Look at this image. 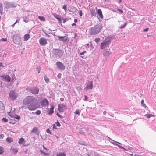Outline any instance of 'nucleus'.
<instances>
[{
	"label": "nucleus",
	"mask_w": 156,
	"mask_h": 156,
	"mask_svg": "<svg viewBox=\"0 0 156 156\" xmlns=\"http://www.w3.org/2000/svg\"><path fill=\"white\" fill-rule=\"evenodd\" d=\"M23 103L25 105H27V108L30 111L34 110L38 108L37 101L33 96H27L23 100Z\"/></svg>",
	"instance_id": "1"
},
{
	"label": "nucleus",
	"mask_w": 156,
	"mask_h": 156,
	"mask_svg": "<svg viewBox=\"0 0 156 156\" xmlns=\"http://www.w3.org/2000/svg\"><path fill=\"white\" fill-rule=\"evenodd\" d=\"M102 28L101 24H98L90 29L89 32L91 35H95L98 33Z\"/></svg>",
	"instance_id": "2"
},
{
	"label": "nucleus",
	"mask_w": 156,
	"mask_h": 156,
	"mask_svg": "<svg viewBox=\"0 0 156 156\" xmlns=\"http://www.w3.org/2000/svg\"><path fill=\"white\" fill-rule=\"evenodd\" d=\"M13 40L14 42L16 44H21V38L19 36L17 35L13 36Z\"/></svg>",
	"instance_id": "3"
},
{
	"label": "nucleus",
	"mask_w": 156,
	"mask_h": 156,
	"mask_svg": "<svg viewBox=\"0 0 156 156\" xmlns=\"http://www.w3.org/2000/svg\"><path fill=\"white\" fill-rule=\"evenodd\" d=\"M109 40L107 39H105L101 43L100 45L101 48L102 49L105 48L106 46L109 45Z\"/></svg>",
	"instance_id": "4"
},
{
	"label": "nucleus",
	"mask_w": 156,
	"mask_h": 156,
	"mask_svg": "<svg viewBox=\"0 0 156 156\" xmlns=\"http://www.w3.org/2000/svg\"><path fill=\"white\" fill-rule=\"evenodd\" d=\"M66 108V106L65 104H61L58 105V110L60 112L64 111Z\"/></svg>",
	"instance_id": "5"
},
{
	"label": "nucleus",
	"mask_w": 156,
	"mask_h": 156,
	"mask_svg": "<svg viewBox=\"0 0 156 156\" xmlns=\"http://www.w3.org/2000/svg\"><path fill=\"white\" fill-rule=\"evenodd\" d=\"M93 87V82L92 81L88 82L86 85V87L84 88V90L87 91L88 90H91Z\"/></svg>",
	"instance_id": "6"
},
{
	"label": "nucleus",
	"mask_w": 156,
	"mask_h": 156,
	"mask_svg": "<svg viewBox=\"0 0 156 156\" xmlns=\"http://www.w3.org/2000/svg\"><path fill=\"white\" fill-rule=\"evenodd\" d=\"M56 65L58 69L60 70H63L65 69V66L62 63L58 61L56 63Z\"/></svg>",
	"instance_id": "7"
},
{
	"label": "nucleus",
	"mask_w": 156,
	"mask_h": 156,
	"mask_svg": "<svg viewBox=\"0 0 156 156\" xmlns=\"http://www.w3.org/2000/svg\"><path fill=\"white\" fill-rule=\"evenodd\" d=\"M9 97L12 100H15L17 98V96L15 92L13 91H11L9 93Z\"/></svg>",
	"instance_id": "8"
},
{
	"label": "nucleus",
	"mask_w": 156,
	"mask_h": 156,
	"mask_svg": "<svg viewBox=\"0 0 156 156\" xmlns=\"http://www.w3.org/2000/svg\"><path fill=\"white\" fill-rule=\"evenodd\" d=\"M31 133L35 134L36 135L38 136L40 134L39 130L37 127H34L31 131Z\"/></svg>",
	"instance_id": "9"
},
{
	"label": "nucleus",
	"mask_w": 156,
	"mask_h": 156,
	"mask_svg": "<svg viewBox=\"0 0 156 156\" xmlns=\"http://www.w3.org/2000/svg\"><path fill=\"white\" fill-rule=\"evenodd\" d=\"M39 43L40 45L44 46L47 44V40L43 37H41L39 40Z\"/></svg>",
	"instance_id": "10"
},
{
	"label": "nucleus",
	"mask_w": 156,
	"mask_h": 156,
	"mask_svg": "<svg viewBox=\"0 0 156 156\" xmlns=\"http://www.w3.org/2000/svg\"><path fill=\"white\" fill-rule=\"evenodd\" d=\"M42 106H46L49 104V102L46 99L41 100L40 102Z\"/></svg>",
	"instance_id": "11"
},
{
	"label": "nucleus",
	"mask_w": 156,
	"mask_h": 156,
	"mask_svg": "<svg viewBox=\"0 0 156 156\" xmlns=\"http://www.w3.org/2000/svg\"><path fill=\"white\" fill-rule=\"evenodd\" d=\"M39 89L38 87H34L31 89L30 91L31 93L33 94H37L38 93Z\"/></svg>",
	"instance_id": "12"
},
{
	"label": "nucleus",
	"mask_w": 156,
	"mask_h": 156,
	"mask_svg": "<svg viewBox=\"0 0 156 156\" xmlns=\"http://www.w3.org/2000/svg\"><path fill=\"white\" fill-rule=\"evenodd\" d=\"M1 77H3L4 78V80L5 81L9 82L11 80V77L8 75H2L1 76Z\"/></svg>",
	"instance_id": "13"
},
{
	"label": "nucleus",
	"mask_w": 156,
	"mask_h": 156,
	"mask_svg": "<svg viewBox=\"0 0 156 156\" xmlns=\"http://www.w3.org/2000/svg\"><path fill=\"white\" fill-rule=\"evenodd\" d=\"M58 37H59V39H61V40L63 42H67L69 41V38L68 37H66V38L65 39H64L63 38L65 37L64 36H58Z\"/></svg>",
	"instance_id": "14"
},
{
	"label": "nucleus",
	"mask_w": 156,
	"mask_h": 156,
	"mask_svg": "<svg viewBox=\"0 0 156 156\" xmlns=\"http://www.w3.org/2000/svg\"><path fill=\"white\" fill-rule=\"evenodd\" d=\"M51 108L49 109V112L48 114L50 115H51L54 112L53 109L54 108V107L53 105H51Z\"/></svg>",
	"instance_id": "15"
},
{
	"label": "nucleus",
	"mask_w": 156,
	"mask_h": 156,
	"mask_svg": "<svg viewBox=\"0 0 156 156\" xmlns=\"http://www.w3.org/2000/svg\"><path fill=\"white\" fill-rule=\"evenodd\" d=\"M119 28L122 29L124 28L126 25V22L123 23H119Z\"/></svg>",
	"instance_id": "16"
},
{
	"label": "nucleus",
	"mask_w": 156,
	"mask_h": 156,
	"mask_svg": "<svg viewBox=\"0 0 156 156\" xmlns=\"http://www.w3.org/2000/svg\"><path fill=\"white\" fill-rule=\"evenodd\" d=\"M97 13L98 14L99 17L102 18L103 17V14L102 13L101 10V9H99L98 10Z\"/></svg>",
	"instance_id": "17"
},
{
	"label": "nucleus",
	"mask_w": 156,
	"mask_h": 156,
	"mask_svg": "<svg viewBox=\"0 0 156 156\" xmlns=\"http://www.w3.org/2000/svg\"><path fill=\"white\" fill-rule=\"evenodd\" d=\"M56 156H66V154L65 152H59L56 154Z\"/></svg>",
	"instance_id": "18"
},
{
	"label": "nucleus",
	"mask_w": 156,
	"mask_h": 156,
	"mask_svg": "<svg viewBox=\"0 0 156 156\" xmlns=\"http://www.w3.org/2000/svg\"><path fill=\"white\" fill-rule=\"evenodd\" d=\"M30 36L29 34H26L24 36V40L27 41L30 38Z\"/></svg>",
	"instance_id": "19"
},
{
	"label": "nucleus",
	"mask_w": 156,
	"mask_h": 156,
	"mask_svg": "<svg viewBox=\"0 0 156 156\" xmlns=\"http://www.w3.org/2000/svg\"><path fill=\"white\" fill-rule=\"evenodd\" d=\"M25 142V139L23 138H21L19 139L18 143L19 144H22Z\"/></svg>",
	"instance_id": "20"
},
{
	"label": "nucleus",
	"mask_w": 156,
	"mask_h": 156,
	"mask_svg": "<svg viewBox=\"0 0 156 156\" xmlns=\"http://www.w3.org/2000/svg\"><path fill=\"white\" fill-rule=\"evenodd\" d=\"M54 16L59 21H61V17L59 15L56 14L55 13H54L53 14Z\"/></svg>",
	"instance_id": "21"
},
{
	"label": "nucleus",
	"mask_w": 156,
	"mask_h": 156,
	"mask_svg": "<svg viewBox=\"0 0 156 156\" xmlns=\"http://www.w3.org/2000/svg\"><path fill=\"white\" fill-rule=\"evenodd\" d=\"M90 11L92 15V16H95L96 15V13L95 12L94 10L93 9H90Z\"/></svg>",
	"instance_id": "22"
},
{
	"label": "nucleus",
	"mask_w": 156,
	"mask_h": 156,
	"mask_svg": "<svg viewBox=\"0 0 156 156\" xmlns=\"http://www.w3.org/2000/svg\"><path fill=\"white\" fill-rule=\"evenodd\" d=\"M144 116H146L147 118H150L151 117H154L155 116L154 115L149 114H146L144 115Z\"/></svg>",
	"instance_id": "23"
},
{
	"label": "nucleus",
	"mask_w": 156,
	"mask_h": 156,
	"mask_svg": "<svg viewBox=\"0 0 156 156\" xmlns=\"http://www.w3.org/2000/svg\"><path fill=\"white\" fill-rule=\"evenodd\" d=\"M6 141L8 143H10L13 142V140L12 138L9 137L6 138Z\"/></svg>",
	"instance_id": "24"
},
{
	"label": "nucleus",
	"mask_w": 156,
	"mask_h": 156,
	"mask_svg": "<svg viewBox=\"0 0 156 156\" xmlns=\"http://www.w3.org/2000/svg\"><path fill=\"white\" fill-rule=\"evenodd\" d=\"M3 5L0 2V13L1 14H3Z\"/></svg>",
	"instance_id": "25"
},
{
	"label": "nucleus",
	"mask_w": 156,
	"mask_h": 156,
	"mask_svg": "<svg viewBox=\"0 0 156 156\" xmlns=\"http://www.w3.org/2000/svg\"><path fill=\"white\" fill-rule=\"evenodd\" d=\"M40 152H41V154L44 155H45L48 156L50 154L49 153H45V152H44L42 150H40Z\"/></svg>",
	"instance_id": "26"
},
{
	"label": "nucleus",
	"mask_w": 156,
	"mask_h": 156,
	"mask_svg": "<svg viewBox=\"0 0 156 156\" xmlns=\"http://www.w3.org/2000/svg\"><path fill=\"white\" fill-rule=\"evenodd\" d=\"M39 19L41 21H45V18L44 16H39L38 17Z\"/></svg>",
	"instance_id": "27"
},
{
	"label": "nucleus",
	"mask_w": 156,
	"mask_h": 156,
	"mask_svg": "<svg viewBox=\"0 0 156 156\" xmlns=\"http://www.w3.org/2000/svg\"><path fill=\"white\" fill-rule=\"evenodd\" d=\"M4 152V148L1 146H0V154H2Z\"/></svg>",
	"instance_id": "28"
},
{
	"label": "nucleus",
	"mask_w": 156,
	"mask_h": 156,
	"mask_svg": "<svg viewBox=\"0 0 156 156\" xmlns=\"http://www.w3.org/2000/svg\"><path fill=\"white\" fill-rule=\"evenodd\" d=\"M11 150L12 151V152H13L15 154H16L18 151V150L16 148H15V149L12 148V149H11Z\"/></svg>",
	"instance_id": "29"
},
{
	"label": "nucleus",
	"mask_w": 156,
	"mask_h": 156,
	"mask_svg": "<svg viewBox=\"0 0 156 156\" xmlns=\"http://www.w3.org/2000/svg\"><path fill=\"white\" fill-rule=\"evenodd\" d=\"M144 100L143 99L142 100H141V102L142 105L143 107H145V108H146L147 107L146 105H145V104H144Z\"/></svg>",
	"instance_id": "30"
},
{
	"label": "nucleus",
	"mask_w": 156,
	"mask_h": 156,
	"mask_svg": "<svg viewBox=\"0 0 156 156\" xmlns=\"http://www.w3.org/2000/svg\"><path fill=\"white\" fill-rule=\"evenodd\" d=\"M44 80L45 81V82H46V83H48V82L49 81V79L47 77H46V76H45L44 77Z\"/></svg>",
	"instance_id": "31"
},
{
	"label": "nucleus",
	"mask_w": 156,
	"mask_h": 156,
	"mask_svg": "<svg viewBox=\"0 0 156 156\" xmlns=\"http://www.w3.org/2000/svg\"><path fill=\"white\" fill-rule=\"evenodd\" d=\"M74 113L75 114H78L79 115H80V110L79 109H77L75 112Z\"/></svg>",
	"instance_id": "32"
},
{
	"label": "nucleus",
	"mask_w": 156,
	"mask_h": 156,
	"mask_svg": "<svg viewBox=\"0 0 156 156\" xmlns=\"http://www.w3.org/2000/svg\"><path fill=\"white\" fill-rule=\"evenodd\" d=\"M35 113L37 115H39L41 114V111L40 110H37L36 112Z\"/></svg>",
	"instance_id": "33"
},
{
	"label": "nucleus",
	"mask_w": 156,
	"mask_h": 156,
	"mask_svg": "<svg viewBox=\"0 0 156 156\" xmlns=\"http://www.w3.org/2000/svg\"><path fill=\"white\" fill-rule=\"evenodd\" d=\"M2 121L4 122H6L8 121V120L6 119L5 118H3L2 119Z\"/></svg>",
	"instance_id": "34"
},
{
	"label": "nucleus",
	"mask_w": 156,
	"mask_h": 156,
	"mask_svg": "<svg viewBox=\"0 0 156 156\" xmlns=\"http://www.w3.org/2000/svg\"><path fill=\"white\" fill-rule=\"evenodd\" d=\"M14 117L16 119H17L18 120H19L20 118V116H19L18 115H16L15 116H14Z\"/></svg>",
	"instance_id": "35"
},
{
	"label": "nucleus",
	"mask_w": 156,
	"mask_h": 156,
	"mask_svg": "<svg viewBox=\"0 0 156 156\" xmlns=\"http://www.w3.org/2000/svg\"><path fill=\"white\" fill-rule=\"evenodd\" d=\"M95 41L96 42L98 43L100 41V39L99 38H96L95 39Z\"/></svg>",
	"instance_id": "36"
},
{
	"label": "nucleus",
	"mask_w": 156,
	"mask_h": 156,
	"mask_svg": "<svg viewBox=\"0 0 156 156\" xmlns=\"http://www.w3.org/2000/svg\"><path fill=\"white\" fill-rule=\"evenodd\" d=\"M46 132H47V133H49V134H51V133L50 131V130L49 129V128H48L47 130H46Z\"/></svg>",
	"instance_id": "37"
},
{
	"label": "nucleus",
	"mask_w": 156,
	"mask_h": 156,
	"mask_svg": "<svg viewBox=\"0 0 156 156\" xmlns=\"http://www.w3.org/2000/svg\"><path fill=\"white\" fill-rule=\"evenodd\" d=\"M9 115L11 118H14V115L13 114H12L11 112H9Z\"/></svg>",
	"instance_id": "38"
},
{
	"label": "nucleus",
	"mask_w": 156,
	"mask_h": 156,
	"mask_svg": "<svg viewBox=\"0 0 156 156\" xmlns=\"http://www.w3.org/2000/svg\"><path fill=\"white\" fill-rule=\"evenodd\" d=\"M55 123L59 127L61 126L60 123L58 121H57V122Z\"/></svg>",
	"instance_id": "39"
},
{
	"label": "nucleus",
	"mask_w": 156,
	"mask_h": 156,
	"mask_svg": "<svg viewBox=\"0 0 156 156\" xmlns=\"http://www.w3.org/2000/svg\"><path fill=\"white\" fill-rule=\"evenodd\" d=\"M66 7V5H64L63 6L62 8L65 10V11H66L67 10Z\"/></svg>",
	"instance_id": "40"
},
{
	"label": "nucleus",
	"mask_w": 156,
	"mask_h": 156,
	"mask_svg": "<svg viewBox=\"0 0 156 156\" xmlns=\"http://www.w3.org/2000/svg\"><path fill=\"white\" fill-rule=\"evenodd\" d=\"M1 41H7V39L6 38H2L0 40Z\"/></svg>",
	"instance_id": "41"
},
{
	"label": "nucleus",
	"mask_w": 156,
	"mask_h": 156,
	"mask_svg": "<svg viewBox=\"0 0 156 156\" xmlns=\"http://www.w3.org/2000/svg\"><path fill=\"white\" fill-rule=\"evenodd\" d=\"M118 10L119 12L121 14H122L123 12V11L122 10L120 9H118Z\"/></svg>",
	"instance_id": "42"
},
{
	"label": "nucleus",
	"mask_w": 156,
	"mask_h": 156,
	"mask_svg": "<svg viewBox=\"0 0 156 156\" xmlns=\"http://www.w3.org/2000/svg\"><path fill=\"white\" fill-rule=\"evenodd\" d=\"M86 53V51H84L80 53V55H83L85 53Z\"/></svg>",
	"instance_id": "43"
},
{
	"label": "nucleus",
	"mask_w": 156,
	"mask_h": 156,
	"mask_svg": "<svg viewBox=\"0 0 156 156\" xmlns=\"http://www.w3.org/2000/svg\"><path fill=\"white\" fill-rule=\"evenodd\" d=\"M79 13L80 16H82V11L81 10H80L79 11Z\"/></svg>",
	"instance_id": "44"
},
{
	"label": "nucleus",
	"mask_w": 156,
	"mask_h": 156,
	"mask_svg": "<svg viewBox=\"0 0 156 156\" xmlns=\"http://www.w3.org/2000/svg\"><path fill=\"white\" fill-rule=\"evenodd\" d=\"M68 20L67 18H64L63 19V22L64 23Z\"/></svg>",
	"instance_id": "45"
},
{
	"label": "nucleus",
	"mask_w": 156,
	"mask_h": 156,
	"mask_svg": "<svg viewBox=\"0 0 156 156\" xmlns=\"http://www.w3.org/2000/svg\"><path fill=\"white\" fill-rule=\"evenodd\" d=\"M84 97L85 98L84 101H87V100L88 98L87 97L86 95H84Z\"/></svg>",
	"instance_id": "46"
},
{
	"label": "nucleus",
	"mask_w": 156,
	"mask_h": 156,
	"mask_svg": "<svg viewBox=\"0 0 156 156\" xmlns=\"http://www.w3.org/2000/svg\"><path fill=\"white\" fill-rule=\"evenodd\" d=\"M53 129H57L56 128V126L55 124H53Z\"/></svg>",
	"instance_id": "47"
},
{
	"label": "nucleus",
	"mask_w": 156,
	"mask_h": 156,
	"mask_svg": "<svg viewBox=\"0 0 156 156\" xmlns=\"http://www.w3.org/2000/svg\"><path fill=\"white\" fill-rule=\"evenodd\" d=\"M4 137V135L3 134H0V138H3Z\"/></svg>",
	"instance_id": "48"
},
{
	"label": "nucleus",
	"mask_w": 156,
	"mask_h": 156,
	"mask_svg": "<svg viewBox=\"0 0 156 156\" xmlns=\"http://www.w3.org/2000/svg\"><path fill=\"white\" fill-rule=\"evenodd\" d=\"M149 28H147L146 29L144 30L143 31L144 32H146L148 30Z\"/></svg>",
	"instance_id": "49"
},
{
	"label": "nucleus",
	"mask_w": 156,
	"mask_h": 156,
	"mask_svg": "<svg viewBox=\"0 0 156 156\" xmlns=\"http://www.w3.org/2000/svg\"><path fill=\"white\" fill-rule=\"evenodd\" d=\"M3 67V64L1 62H0V70L1 69V67Z\"/></svg>",
	"instance_id": "50"
},
{
	"label": "nucleus",
	"mask_w": 156,
	"mask_h": 156,
	"mask_svg": "<svg viewBox=\"0 0 156 156\" xmlns=\"http://www.w3.org/2000/svg\"><path fill=\"white\" fill-rule=\"evenodd\" d=\"M118 146L119 147V148H121L124 149H125L124 147H122V146H121L118 145Z\"/></svg>",
	"instance_id": "51"
},
{
	"label": "nucleus",
	"mask_w": 156,
	"mask_h": 156,
	"mask_svg": "<svg viewBox=\"0 0 156 156\" xmlns=\"http://www.w3.org/2000/svg\"><path fill=\"white\" fill-rule=\"evenodd\" d=\"M57 115L59 117H60V118H62L61 117V115L60 114H58V113H57Z\"/></svg>",
	"instance_id": "52"
},
{
	"label": "nucleus",
	"mask_w": 156,
	"mask_h": 156,
	"mask_svg": "<svg viewBox=\"0 0 156 156\" xmlns=\"http://www.w3.org/2000/svg\"><path fill=\"white\" fill-rule=\"evenodd\" d=\"M43 148H44V149L45 150H48V149H47V148H46V147H45L44 146V145H43Z\"/></svg>",
	"instance_id": "53"
},
{
	"label": "nucleus",
	"mask_w": 156,
	"mask_h": 156,
	"mask_svg": "<svg viewBox=\"0 0 156 156\" xmlns=\"http://www.w3.org/2000/svg\"><path fill=\"white\" fill-rule=\"evenodd\" d=\"M23 21L26 22L27 23L28 22V20H23Z\"/></svg>",
	"instance_id": "54"
},
{
	"label": "nucleus",
	"mask_w": 156,
	"mask_h": 156,
	"mask_svg": "<svg viewBox=\"0 0 156 156\" xmlns=\"http://www.w3.org/2000/svg\"><path fill=\"white\" fill-rule=\"evenodd\" d=\"M18 20H16V22L14 23L13 25V26H14V25L18 22Z\"/></svg>",
	"instance_id": "55"
},
{
	"label": "nucleus",
	"mask_w": 156,
	"mask_h": 156,
	"mask_svg": "<svg viewBox=\"0 0 156 156\" xmlns=\"http://www.w3.org/2000/svg\"><path fill=\"white\" fill-rule=\"evenodd\" d=\"M74 21L76 23L77 22V20L76 19H75L74 20Z\"/></svg>",
	"instance_id": "56"
},
{
	"label": "nucleus",
	"mask_w": 156,
	"mask_h": 156,
	"mask_svg": "<svg viewBox=\"0 0 156 156\" xmlns=\"http://www.w3.org/2000/svg\"><path fill=\"white\" fill-rule=\"evenodd\" d=\"M77 89H78L79 90H80L81 89V88L80 87H79L77 88Z\"/></svg>",
	"instance_id": "57"
},
{
	"label": "nucleus",
	"mask_w": 156,
	"mask_h": 156,
	"mask_svg": "<svg viewBox=\"0 0 156 156\" xmlns=\"http://www.w3.org/2000/svg\"><path fill=\"white\" fill-rule=\"evenodd\" d=\"M41 70V68L40 67L39 68V70H38V73H39L40 72Z\"/></svg>",
	"instance_id": "58"
},
{
	"label": "nucleus",
	"mask_w": 156,
	"mask_h": 156,
	"mask_svg": "<svg viewBox=\"0 0 156 156\" xmlns=\"http://www.w3.org/2000/svg\"><path fill=\"white\" fill-rule=\"evenodd\" d=\"M76 24L75 23H73L72 24V26H74V25H76Z\"/></svg>",
	"instance_id": "59"
},
{
	"label": "nucleus",
	"mask_w": 156,
	"mask_h": 156,
	"mask_svg": "<svg viewBox=\"0 0 156 156\" xmlns=\"http://www.w3.org/2000/svg\"><path fill=\"white\" fill-rule=\"evenodd\" d=\"M106 111H104V112H103V113H104V114H106Z\"/></svg>",
	"instance_id": "60"
},
{
	"label": "nucleus",
	"mask_w": 156,
	"mask_h": 156,
	"mask_svg": "<svg viewBox=\"0 0 156 156\" xmlns=\"http://www.w3.org/2000/svg\"><path fill=\"white\" fill-rule=\"evenodd\" d=\"M105 53L106 54H108L109 53V52L108 51H106Z\"/></svg>",
	"instance_id": "61"
},
{
	"label": "nucleus",
	"mask_w": 156,
	"mask_h": 156,
	"mask_svg": "<svg viewBox=\"0 0 156 156\" xmlns=\"http://www.w3.org/2000/svg\"><path fill=\"white\" fill-rule=\"evenodd\" d=\"M60 99L61 101H62L63 100V98H61Z\"/></svg>",
	"instance_id": "62"
},
{
	"label": "nucleus",
	"mask_w": 156,
	"mask_h": 156,
	"mask_svg": "<svg viewBox=\"0 0 156 156\" xmlns=\"http://www.w3.org/2000/svg\"><path fill=\"white\" fill-rule=\"evenodd\" d=\"M122 1V0H119V3H120Z\"/></svg>",
	"instance_id": "63"
},
{
	"label": "nucleus",
	"mask_w": 156,
	"mask_h": 156,
	"mask_svg": "<svg viewBox=\"0 0 156 156\" xmlns=\"http://www.w3.org/2000/svg\"><path fill=\"white\" fill-rule=\"evenodd\" d=\"M134 156H140L139 155L135 154Z\"/></svg>",
	"instance_id": "64"
}]
</instances>
